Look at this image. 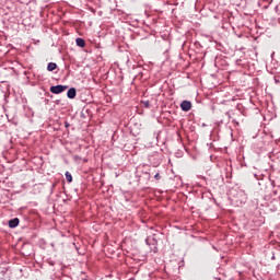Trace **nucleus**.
Wrapping results in <instances>:
<instances>
[{"label": "nucleus", "instance_id": "nucleus-1", "mask_svg": "<svg viewBox=\"0 0 280 280\" xmlns=\"http://www.w3.org/2000/svg\"><path fill=\"white\" fill-rule=\"evenodd\" d=\"M69 89V85H52L50 86V93L54 95H60V93H65Z\"/></svg>", "mask_w": 280, "mask_h": 280}, {"label": "nucleus", "instance_id": "nucleus-2", "mask_svg": "<svg viewBox=\"0 0 280 280\" xmlns=\"http://www.w3.org/2000/svg\"><path fill=\"white\" fill-rule=\"evenodd\" d=\"M236 198H238V202L243 205V202H246L248 200V196L246 195V191L238 190L236 194Z\"/></svg>", "mask_w": 280, "mask_h": 280}, {"label": "nucleus", "instance_id": "nucleus-3", "mask_svg": "<svg viewBox=\"0 0 280 280\" xmlns=\"http://www.w3.org/2000/svg\"><path fill=\"white\" fill-rule=\"evenodd\" d=\"M180 108L184 113H189V110H191V103L189 101H183L180 103Z\"/></svg>", "mask_w": 280, "mask_h": 280}, {"label": "nucleus", "instance_id": "nucleus-4", "mask_svg": "<svg viewBox=\"0 0 280 280\" xmlns=\"http://www.w3.org/2000/svg\"><path fill=\"white\" fill-rule=\"evenodd\" d=\"M75 95H78L75 88H71L68 90L67 97H69V100H75Z\"/></svg>", "mask_w": 280, "mask_h": 280}, {"label": "nucleus", "instance_id": "nucleus-5", "mask_svg": "<svg viewBox=\"0 0 280 280\" xmlns=\"http://www.w3.org/2000/svg\"><path fill=\"white\" fill-rule=\"evenodd\" d=\"M19 218H14V219H11L9 221V228L10 229H16V226H19Z\"/></svg>", "mask_w": 280, "mask_h": 280}, {"label": "nucleus", "instance_id": "nucleus-6", "mask_svg": "<svg viewBox=\"0 0 280 280\" xmlns=\"http://www.w3.org/2000/svg\"><path fill=\"white\" fill-rule=\"evenodd\" d=\"M75 43H77L78 47H86V42L84 40V38L78 37L75 39Z\"/></svg>", "mask_w": 280, "mask_h": 280}, {"label": "nucleus", "instance_id": "nucleus-7", "mask_svg": "<svg viewBox=\"0 0 280 280\" xmlns=\"http://www.w3.org/2000/svg\"><path fill=\"white\" fill-rule=\"evenodd\" d=\"M58 69V65L56 62H49L47 66V71H56Z\"/></svg>", "mask_w": 280, "mask_h": 280}, {"label": "nucleus", "instance_id": "nucleus-8", "mask_svg": "<svg viewBox=\"0 0 280 280\" xmlns=\"http://www.w3.org/2000/svg\"><path fill=\"white\" fill-rule=\"evenodd\" d=\"M74 248H75V250H77V253L79 255H85V253H86V247H78V246H75Z\"/></svg>", "mask_w": 280, "mask_h": 280}, {"label": "nucleus", "instance_id": "nucleus-9", "mask_svg": "<svg viewBox=\"0 0 280 280\" xmlns=\"http://www.w3.org/2000/svg\"><path fill=\"white\" fill-rule=\"evenodd\" d=\"M66 179L68 183H73V176H71L69 171L66 172Z\"/></svg>", "mask_w": 280, "mask_h": 280}, {"label": "nucleus", "instance_id": "nucleus-10", "mask_svg": "<svg viewBox=\"0 0 280 280\" xmlns=\"http://www.w3.org/2000/svg\"><path fill=\"white\" fill-rule=\"evenodd\" d=\"M73 161L80 162V161H82V156L73 155Z\"/></svg>", "mask_w": 280, "mask_h": 280}, {"label": "nucleus", "instance_id": "nucleus-11", "mask_svg": "<svg viewBox=\"0 0 280 280\" xmlns=\"http://www.w3.org/2000/svg\"><path fill=\"white\" fill-rule=\"evenodd\" d=\"M143 105L145 106V108H150V101H144Z\"/></svg>", "mask_w": 280, "mask_h": 280}, {"label": "nucleus", "instance_id": "nucleus-12", "mask_svg": "<svg viewBox=\"0 0 280 280\" xmlns=\"http://www.w3.org/2000/svg\"><path fill=\"white\" fill-rule=\"evenodd\" d=\"M154 178H155V180H161V174L156 173V174L154 175Z\"/></svg>", "mask_w": 280, "mask_h": 280}, {"label": "nucleus", "instance_id": "nucleus-13", "mask_svg": "<svg viewBox=\"0 0 280 280\" xmlns=\"http://www.w3.org/2000/svg\"><path fill=\"white\" fill-rule=\"evenodd\" d=\"M70 126H71V125H70L68 121L65 122V127H66V128H69Z\"/></svg>", "mask_w": 280, "mask_h": 280}, {"label": "nucleus", "instance_id": "nucleus-14", "mask_svg": "<svg viewBox=\"0 0 280 280\" xmlns=\"http://www.w3.org/2000/svg\"><path fill=\"white\" fill-rule=\"evenodd\" d=\"M148 242H150V238H147V244H148Z\"/></svg>", "mask_w": 280, "mask_h": 280}, {"label": "nucleus", "instance_id": "nucleus-15", "mask_svg": "<svg viewBox=\"0 0 280 280\" xmlns=\"http://www.w3.org/2000/svg\"><path fill=\"white\" fill-rule=\"evenodd\" d=\"M0 280H3V278H0Z\"/></svg>", "mask_w": 280, "mask_h": 280}]
</instances>
